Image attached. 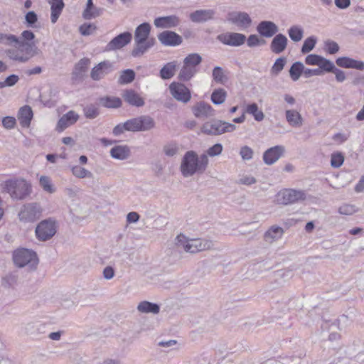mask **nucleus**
Masks as SVG:
<instances>
[{
  "label": "nucleus",
  "instance_id": "nucleus-1",
  "mask_svg": "<svg viewBox=\"0 0 364 364\" xmlns=\"http://www.w3.org/2000/svg\"><path fill=\"white\" fill-rule=\"evenodd\" d=\"M208 158L205 154L200 156L193 151H187L181 161V171L184 177L193 176L195 173L202 174L208 165Z\"/></svg>",
  "mask_w": 364,
  "mask_h": 364
},
{
  "label": "nucleus",
  "instance_id": "nucleus-2",
  "mask_svg": "<svg viewBox=\"0 0 364 364\" xmlns=\"http://www.w3.org/2000/svg\"><path fill=\"white\" fill-rule=\"evenodd\" d=\"M150 31L151 26L149 23H143L136 28L134 31L135 46L132 50L133 57L143 55L155 45V38H149Z\"/></svg>",
  "mask_w": 364,
  "mask_h": 364
},
{
  "label": "nucleus",
  "instance_id": "nucleus-3",
  "mask_svg": "<svg viewBox=\"0 0 364 364\" xmlns=\"http://www.w3.org/2000/svg\"><path fill=\"white\" fill-rule=\"evenodd\" d=\"M3 188L13 200H25L32 192L31 184L21 178L5 181Z\"/></svg>",
  "mask_w": 364,
  "mask_h": 364
},
{
  "label": "nucleus",
  "instance_id": "nucleus-4",
  "mask_svg": "<svg viewBox=\"0 0 364 364\" xmlns=\"http://www.w3.org/2000/svg\"><path fill=\"white\" fill-rule=\"evenodd\" d=\"M176 245L178 248H181L189 253H196L210 250L213 246L210 240L205 239L189 240L183 234H180L176 237Z\"/></svg>",
  "mask_w": 364,
  "mask_h": 364
},
{
  "label": "nucleus",
  "instance_id": "nucleus-5",
  "mask_svg": "<svg viewBox=\"0 0 364 364\" xmlns=\"http://www.w3.org/2000/svg\"><path fill=\"white\" fill-rule=\"evenodd\" d=\"M13 261L16 267H26L29 270H34L38 264L36 252L26 248H19L14 251Z\"/></svg>",
  "mask_w": 364,
  "mask_h": 364
},
{
  "label": "nucleus",
  "instance_id": "nucleus-6",
  "mask_svg": "<svg viewBox=\"0 0 364 364\" xmlns=\"http://www.w3.org/2000/svg\"><path fill=\"white\" fill-rule=\"evenodd\" d=\"M236 129V125L223 120H213L205 122L201 132L208 135L218 136L227 132H232Z\"/></svg>",
  "mask_w": 364,
  "mask_h": 364
},
{
  "label": "nucleus",
  "instance_id": "nucleus-7",
  "mask_svg": "<svg viewBox=\"0 0 364 364\" xmlns=\"http://www.w3.org/2000/svg\"><path fill=\"white\" fill-rule=\"evenodd\" d=\"M0 43L5 46H19L25 48V53L34 56L38 54V49L34 43L20 41L19 38L13 34L0 33Z\"/></svg>",
  "mask_w": 364,
  "mask_h": 364
},
{
  "label": "nucleus",
  "instance_id": "nucleus-8",
  "mask_svg": "<svg viewBox=\"0 0 364 364\" xmlns=\"http://www.w3.org/2000/svg\"><path fill=\"white\" fill-rule=\"evenodd\" d=\"M306 199V193L304 191L295 189H284L277 195L278 203L289 205L302 201Z\"/></svg>",
  "mask_w": 364,
  "mask_h": 364
},
{
  "label": "nucleus",
  "instance_id": "nucleus-9",
  "mask_svg": "<svg viewBox=\"0 0 364 364\" xmlns=\"http://www.w3.org/2000/svg\"><path fill=\"white\" fill-rule=\"evenodd\" d=\"M18 218L25 223L34 222L41 215V208L36 203L24 204L18 213Z\"/></svg>",
  "mask_w": 364,
  "mask_h": 364
},
{
  "label": "nucleus",
  "instance_id": "nucleus-10",
  "mask_svg": "<svg viewBox=\"0 0 364 364\" xmlns=\"http://www.w3.org/2000/svg\"><path fill=\"white\" fill-rule=\"evenodd\" d=\"M36 235L41 241H46L53 237L56 233V226L51 220L41 221L36 228Z\"/></svg>",
  "mask_w": 364,
  "mask_h": 364
},
{
  "label": "nucleus",
  "instance_id": "nucleus-11",
  "mask_svg": "<svg viewBox=\"0 0 364 364\" xmlns=\"http://www.w3.org/2000/svg\"><path fill=\"white\" fill-rule=\"evenodd\" d=\"M171 95L174 99L183 103H187L191 100V90L183 83L173 82L169 85Z\"/></svg>",
  "mask_w": 364,
  "mask_h": 364
},
{
  "label": "nucleus",
  "instance_id": "nucleus-12",
  "mask_svg": "<svg viewBox=\"0 0 364 364\" xmlns=\"http://www.w3.org/2000/svg\"><path fill=\"white\" fill-rule=\"evenodd\" d=\"M217 39L224 45L232 47L242 46L246 41L245 34L235 32H226L217 36Z\"/></svg>",
  "mask_w": 364,
  "mask_h": 364
},
{
  "label": "nucleus",
  "instance_id": "nucleus-13",
  "mask_svg": "<svg viewBox=\"0 0 364 364\" xmlns=\"http://www.w3.org/2000/svg\"><path fill=\"white\" fill-rule=\"evenodd\" d=\"M132 38L131 33L127 31L122 33L111 40L105 47V50L111 51L122 48L129 44Z\"/></svg>",
  "mask_w": 364,
  "mask_h": 364
},
{
  "label": "nucleus",
  "instance_id": "nucleus-14",
  "mask_svg": "<svg viewBox=\"0 0 364 364\" xmlns=\"http://www.w3.org/2000/svg\"><path fill=\"white\" fill-rule=\"evenodd\" d=\"M158 39L165 46H177L183 41L181 36L171 31H164L160 33L158 35Z\"/></svg>",
  "mask_w": 364,
  "mask_h": 364
},
{
  "label": "nucleus",
  "instance_id": "nucleus-15",
  "mask_svg": "<svg viewBox=\"0 0 364 364\" xmlns=\"http://www.w3.org/2000/svg\"><path fill=\"white\" fill-rule=\"evenodd\" d=\"M79 114L75 112L70 110L63 114L58 120L55 130L58 132L64 131L68 127L73 125L78 119Z\"/></svg>",
  "mask_w": 364,
  "mask_h": 364
},
{
  "label": "nucleus",
  "instance_id": "nucleus-16",
  "mask_svg": "<svg viewBox=\"0 0 364 364\" xmlns=\"http://www.w3.org/2000/svg\"><path fill=\"white\" fill-rule=\"evenodd\" d=\"M228 21L240 27L247 28L252 23L249 14L242 11H235L228 14Z\"/></svg>",
  "mask_w": 364,
  "mask_h": 364
},
{
  "label": "nucleus",
  "instance_id": "nucleus-17",
  "mask_svg": "<svg viewBox=\"0 0 364 364\" xmlns=\"http://www.w3.org/2000/svg\"><path fill=\"white\" fill-rule=\"evenodd\" d=\"M216 11L214 9H200L190 14L192 22L201 23L214 19Z\"/></svg>",
  "mask_w": 364,
  "mask_h": 364
},
{
  "label": "nucleus",
  "instance_id": "nucleus-18",
  "mask_svg": "<svg viewBox=\"0 0 364 364\" xmlns=\"http://www.w3.org/2000/svg\"><path fill=\"white\" fill-rule=\"evenodd\" d=\"M258 33L264 38H271L278 31V26L272 21H262L257 26Z\"/></svg>",
  "mask_w": 364,
  "mask_h": 364
},
{
  "label": "nucleus",
  "instance_id": "nucleus-19",
  "mask_svg": "<svg viewBox=\"0 0 364 364\" xmlns=\"http://www.w3.org/2000/svg\"><path fill=\"white\" fill-rule=\"evenodd\" d=\"M282 146H275L266 150L263 154V161L267 165L275 163L284 154Z\"/></svg>",
  "mask_w": 364,
  "mask_h": 364
},
{
  "label": "nucleus",
  "instance_id": "nucleus-20",
  "mask_svg": "<svg viewBox=\"0 0 364 364\" xmlns=\"http://www.w3.org/2000/svg\"><path fill=\"white\" fill-rule=\"evenodd\" d=\"M338 66L343 68H353L360 71L364 70V62L349 57H340L336 60Z\"/></svg>",
  "mask_w": 364,
  "mask_h": 364
},
{
  "label": "nucleus",
  "instance_id": "nucleus-21",
  "mask_svg": "<svg viewBox=\"0 0 364 364\" xmlns=\"http://www.w3.org/2000/svg\"><path fill=\"white\" fill-rule=\"evenodd\" d=\"M305 63L309 65H318L324 71L331 68V60L316 54L307 55Z\"/></svg>",
  "mask_w": 364,
  "mask_h": 364
},
{
  "label": "nucleus",
  "instance_id": "nucleus-22",
  "mask_svg": "<svg viewBox=\"0 0 364 364\" xmlns=\"http://www.w3.org/2000/svg\"><path fill=\"white\" fill-rule=\"evenodd\" d=\"M179 23L180 19L176 15L158 17L154 20V25L157 28H173L177 26Z\"/></svg>",
  "mask_w": 364,
  "mask_h": 364
},
{
  "label": "nucleus",
  "instance_id": "nucleus-23",
  "mask_svg": "<svg viewBox=\"0 0 364 364\" xmlns=\"http://www.w3.org/2000/svg\"><path fill=\"white\" fill-rule=\"evenodd\" d=\"M111 68L112 64L109 61L101 62L92 68L90 76L92 80H99L109 73Z\"/></svg>",
  "mask_w": 364,
  "mask_h": 364
},
{
  "label": "nucleus",
  "instance_id": "nucleus-24",
  "mask_svg": "<svg viewBox=\"0 0 364 364\" xmlns=\"http://www.w3.org/2000/svg\"><path fill=\"white\" fill-rule=\"evenodd\" d=\"M288 43L287 38L282 33L277 34L270 43V49L272 53L279 54L287 48Z\"/></svg>",
  "mask_w": 364,
  "mask_h": 364
},
{
  "label": "nucleus",
  "instance_id": "nucleus-25",
  "mask_svg": "<svg viewBox=\"0 0 364 364\" xmlns=\"http://www.w3.org/2000/svg\"><path fill=\"white\" fill-rule=\"evenodd\" d=\"M124 100L130 105L137 107L144 105V100L134 90H126L122 94Z\"/></svg>",
  "mask_w": 364,
  "mask_h": 364
},
{
  "label": "nucleus",
  "instance_id": "nucleus-26",
  "mask_svg": "<svg viewBox=\"0 0 364 364\" xmlns=\"http://www.w3.org/2000/svg\"><path fill=\"white\" fill-rule=\"evenodd\" d=\"M16 48H11L6 50L7 57L13 60L18 61L21 63L27 62L32 56L31 55L23 54L25 52L24 48H19V46H16Z\"/></svg>",
  "mask_w": 364,
  "mask_h": 364
},
{
  "label": "nucleus",
  "instance_id": "nucleus-27",
  "mask_svg": "<svg viewBox=\"0 0 364 364\" xmlns=\"http://www.w3.org/2000/svg\"><path fill=\"white\" fill-rule=\"evenodd\" d=\"M193 113L196 117H208L214 115V109L208 103L204 102H198L193 108Z\"/></svg>",
  "mask_w": 364,
  "mask_h": 364
},
{
  "label": "nucleus",
  "instance_id": "nucleus-28",
  "mask_svg": "<svg viewBox=\"0 0 364 364\" xmlns=\"http://www.w3.org/2000/svg\"><path fill=\"white\" fill-rule=\"evenodd\" d=\"M33 118V111L31 107L25 105L22 107L18 113V119L23 127H28Z\"/></svg>",
  "mask_w": 364,
  "mask_h": 364
},
{
  "label": "nucleus",
  "instance_id": "nucleus-29",
  "mask_svg": "<svg viewBox=\"0 0 364 364\" xmlns=\"http://www.w3.org/2000/svg\"><path fill=\"white\" fill-rule=\"evenodd\" d=\"M284 234L282 228L277 225L271 226L264 233V239L267 242L272 243L280 239Z\"/></svg>",
  "mask_w": 364,
  "mask_h": 364
},
{
  "label": "nucleus",
  "instance_id": "nucleus-30",
  "mask_svg": "<svg viewBox=\"0 0 364 364\" xmlns=\"http://www.w3.org/2000/svg\"><path fill=\"white\" fill-rule=\"evenodd\" d=\"M48 3L51 9L50 20L53 23H55L61 14L65 4L63 0H49Z\"/></svg>",
  "mask_w": 364,
  "mask_h": 364
},
{
  "label": "nucleus",
  "instance_id": "nucleus-31",
  "mask_svg": "<svg viewBox=\"0 0 364 364\" xmlns=\"http://www.w3.org/2000/svg\"><path fill=\"white\" fill-rule=\"evenodd\" d=\"M112 158L118 160H125L130 156V149L127 146H115L110 150Z\"/></svg>",
  "mask_w": 364,
  "mask_h": 364
},
{
  "label": "nucleus",
  "instance_id": "nucleus-32",
  "mask_svg": "<svg viewBox=\"0 0 364 364\" xmlns=\"http://www.w3.org/2000/svg\"><path fill=\"white\" fill-rule=\"evenodd\" d=\"M178 67L177 61H171L163 66L160 70V77L163 80H169L173 77L176 73V68Z\"/></svg>",
  "mask_w": 364,
  "mask_h": 364
},
{
  "label": "nucleus",
  "instance_id": "nucleus-33",
  "mask_svg": "<svg viewBox=\"0 0 364 364\" xmlns=\"http://www.w3.org/2000/svg\"><path fill=\"white\" fill-rule=\"evenodd\" d=\"M198 72V68L194 67L188 66L183 63L181 69L178 75L179 80L183 82H187L190 80Z\"/></svg>",
  "mask_w": 364,
  "mask_h": 364
},
{
  "label": "nucleus",
  "instance_id": "nucleus-34",
  "mask_svg": "<svg viewBox=\"0 0 364 364\" xmlns=\"http://www.w3.org/2000/svg\"><path fill=\"white\" fill-rule=\"evenodd\" d=\"M137 310L141 313L156 314L160 311V306L157 304L144 301L138 304Z\"/></svg>",
  "mask_w": 364,
  "mask_h": 364
},
{
  "label": "nucleus",
  "instance_id": "nucleus-35",
  "mask_svg": "<svg viewBox=\"0 0 364 364\" xmlns=\"http://www.w3.org/2000/svg\"><path fill=\"white\" fill-rule=\"evenodd\" d=\"M286 119L289 124L292 127H299L302 125V117L301 114L296 110H287Z\"/></svg>",
  "mask_w": 364,
  "mask_h": 364
},
{
  "label": "nucleus",
  "instance_id": "nucleus-36",
  "mask_svg": "<svg viewBox=\"0 0 364 364\" xmlns=\"http://www.w3.org/2000/svg\"><path fill=\"white\" fill-rule=\"evenodd\" d=\"M304 66L300 61H296L292 64L289 69V75L293 81H297L301 77V74H304Z\"/></svg>",
  "mask_w": 364,
  "mask_h": 364
},
{
  "label": "nucleus",
  "instance_id": "nucleus-37",
  "mask_svg": "<svg viewBox=\"0 0 364 364\" xmlns=\"http://www.w3.org/2000/svg\"><path fill=\"white\" fill-rule=\"evenodd\" d=\"M141 132H146L155 127V122L152 117L148 115L138 117Z\"/></svg>",
  "mask_w": 364,
  "mask_h": 364
},
{
  "label": "nucleus",
  "instance_id": "nucleus-38",
  "mask_svg": "<svg viewBox=\"0 0 364 364\" xmlns=\"http://www.w3.org/2000/svg\"><path fill=\"white\" fill-rule=\"evenodd\" d=\"M100 104L107 108H118L122 105V100L119 97H105L100 99Z\"/></svg>",
  "mask_w": 364,
  "mask_h": 364
},
{
  "label": "nucleus",
  "instance_id": "nucleus-39",
  "mask_svg": "<svg viewBox=\"0 0 364 364\" xmlns=\"http://www.w3.org/2000/svg\"><path fill=\"white\" fill-rule=\"evenodd\" d=\"M212 76L213 80L219 84L224 85L228 80V77L225 73L223 68L220 66H216L213 68Z\"/></svg>",
  "mask_w": 364,
  "mask_h": 364
},
{
  "label": "nucleus",
  "instance_id": "nucleus-40",
  "mask_svg": "<svg viewBox=\"0 0 364 364\" xmlns=\"http://www.w3.org/2000/svg\"><path fill=\"white\" fill-rule=\"evenodd\" d=\"M246 112L254 117L257 122H261L264 118V114L262 110H259L256 103H252L247 106Z\"/></svg>",
  "mask_w": 364,
  "mask_h": 364
},
{
  "label": "nucleus",
  "instance_id": "nucleus-41",
  "mask_svg": "<svg viewBox=\"0 0 364 364\" xmlns=\"http://www.w3.org/2000/svg\"><path fill=\"white\" fill-rule=\"evenodd\" d=\"M289 38L294 42L300 41L304 36V30L300 26L294 25L288 29Z\"/></svg>",
  "mask_w": 364,
  "mask_h": 364
},
{
  "label": "nucleus",
  "instance_id": "nucleus-42",
  "mask_svg": "<svg viewBox=\"0 0 364 364\" xmlns=\"http://www.w3.org/2000/svg\"><path fill=\"white\" fill-rule=\"evenodd\" d=\"M226 97V91L223 88H218L213 92L211 95V101L215 105H221L225 102Z\"/></svg>",
  "mask_w": 364,
  "mask_h": 364
},
{
  "label": "nucleus",
  "instance_id": "nucleus-43",
  "mask_svg": "<svg viewBox=\"0 0 364 364\" xmlns=\"http://www.w3.org/2000/svg\"><path fill=\"white\" fill-rule=\"evenodd\" d=\"M90 60L87 58L81 59L75 65L73 75L75 77H81L86 72L89 65Z\"/></svg>",
  "mask_w": 364,
  "mask_h": 364
},
{
  "label": "nucleus",
  "instance_id": "nucleus-44",
  "mask_svg": "<svg viewBox=\"0 0 364 364\" xmlns=\"http://www.w3.org/2000/svg\"><path fill=\"white\" fill-rule=\"evenodd\" d=\"M72 173L77 178H92L93 174L91 171L82 168L80 166H75L71 169Z\"/></svg>",
  "mask_w": 364,
  "mask_h": 364
},
{
  "label": "nucleus",
  "instance_id": "nucleus-45",
  "mask_svg": "<svg viewBox=\"0 0 364 364\" xmlns=\"http://www.w3.org/2000/svg\"><path fill=\"white\" fill-rule=\"evenodd\" d=\"M135 75V73L133 70H124L122 72L118 82L122 85L130 83L134 80Z\"/></svg>",
  "mask_w": 364,
  "mask_h": 364
},
{
  "label": "nucleus",
  "instance_id": "nucleus-46",
  "mask_svg": "<svg viewBox=\"0 0 364 364\" xmlns=\"http://www.w3.org/2000/svg\"><path fill=\"white\" fill-rule=\"evenodd\" d=\"M39 183L43 191L47 193H53L55 191L50 178L47 176H41L39 179Z\"/></svg>",
  "mask_w": 364,
  "mask_h": 364
},
{
  "label": "nucleus",
  "instance_id": "nucleus-47",
  "mask_svg": "<svg viewBox=\"0 0 364 364\" xmlns=\"http://www.w3.org/2000/svg\"><path fill=\"white\" fill-rule=\"evenodd\" d=\"M202 62L201 56L198 53L188 55L183 60V63L188 66L197 68V66Z\"/></svg>",
  "mask_w": 364,
  "mask_h": 364
},
{
  "label": "nucleus",
  "instance_id": "nucleus-48",
  "mask_svg": "<svg viewBox=\"0 0 364 364\" xmlns=\"http://www.w3.org/2000/svg\"><path fill=\"white\" fill-rule=\"evenodd\" d=\"M286 63L287 59L284 57L277 58L271 68V73L274 75H278L284 69Z\"/></svg>",
  "mask_w": 364,
  "mask_h": 364
},
{
  "label": "nucleus",
  "instance_id": "nucleus-49",
  "mask_svg": "<svg viewBox=\"0 0 364 364\" xmlns=\"http://www.w3.org/2000/svg\"><path fill=\"white\" fill-rule=\"evenodd\" d=\"M316 43V37L310 36V37L307 38L304 41V42L302 45V47L301 49V53L304 54L309 53L314 48Z\"/></svg>",
  "mask_w": 364,
  "mask_h": 364
},
{
  "label": "nucleus",
  "instance_id": "nucleus-50",
  "mask_svg": "<svg viewBox=\"0 0 364 364\" xmlns=\"http://www.w3.org/2000/svg\"><path fill=\"white\" fill-rule=\"evenodd\" d=\"M325 72L333 73L335 74L336 79L338 82H343L346 80V74L344 71L336 68L333 62L331 61V68L326 70Z\"/></svg>",
  "mask_w": 364,
  "mask_h": 364
},
{
  "label": "nucleus",
  "instance_id": "nucleus-51",
  "mask_svg": "<svg viewBox=\"0 0 364 364\" xmlns=\"http://www.w3.org/2000/svg\"><path fill=\"white\" fill-rule=\"evenodd\" d=\"M358 211V208L351 204H343L338 208V213L344 215H351Z\"/></svg>",
  "mask_w": 364,
  "mask_h": 364
},
{
  "label": "nucleus",
  "instance_id": "nucleus-52",
  "mask_svg": "<svg viewBox=\"0 0 364 364\" xmlns=\"http://www.w3.org/2000/svg\"><path fill=\"white\" fill-rule=\"evenodd\" d=\"M85 116L88 119H95L99 114V109L94 105H90L84 109Z\"/></svg>",
  "mask_w": 364,
  "mask_h": 364
},
{
  "label": "nucleus",
  "instance_id": "nucleus-53",
  "mask_svg": "<svg viewBox=\"0 0 364 364\" xmlns=\"http://www.w3.org/2000/svg\"><path fill=\"white\" fill-rule=\"evenodd\" d=\"M102 9L93 6L91 10L84 11L82 16L85 19H92L101 15Z\"/></svg>",
  "mask_w": 364,
  "mask_h": 364
},
{
  "label": "nucleus",
  "instance_id": "nucleus-54",
  "mask_svg": "<svg viewBox=\"0 0 364 364\" xmlns=\"http://www.w3.org/2000/svg\"><path fill=\"white\" fill-rule=\"evenodd\" d=\"M138 117L132 118L131 119L126 121L127 131L132 132H141Z\"/></svg>",
  "mask_w": 364,
  "mask_h": 364
},
{
  "label": "nucleus",
  "instance_id": "nucleus-55",
  "mask_svg": "<svg viewBox=\"0 0 364 364\" xmlns=\"http://www.w3.org/2000/svg\"><path fill=\"white\" fill-rule=\"evenodd\" d=\"M97 29V27L92 23H83L79 28L80 33L82 36H90Z\"/></svg>",
  "mask_w": 364,
  "mask_h": 364
},
{
  "label": "nucleus",
  "instance_id": "nucleus-56",
  "mask_svg": "<svg viewBox=\"0 0 364 364\" xmlns=\"http://www.w3.org/2000/svg\"><path fill=\"white\" fill-rule=\"evenodd\" d=\"M344 161V156L341 153H334L331 155V165L333 168H339Z\"/></svg>",
  "mask_w": 364,
  "mask_h": 364
},
{
  "label": "nucleus",
  "instance_id": "nucleus-57",
  "mask_svg": "<svg viewBox=\"0 0 364 364\" xmlns=\"http://www.w3.org/2000/svg\"><path fill=\"white\" fill-rule=\"evenodd\" d=\"M163 150L167 156H173L177 154L178 148L176 143H170L165 145Z\"/></svg>",
  "mask_w": 364,
  "mask_h": 364
},
{
  "label": "nucleus",
  "instance_id": "nucleus-58",
  "mask_svg": "<svg viewBox=\"0 0 364 364\" xmlns=\"http://www.w3.org/2000/svg\"><path fill=\"white\" fill-rule=\"evenodd\" d=\"M253 150L248 146H243L240 151L241 158L245 161H249L253 157Z\"/></svg>",
  "mask_w": 364,
  "mask_h": 364
},
{
  "label": "nucleus",
  "instance_id": "nucleus-59",
  "mask_svg": "<svg viewBox=\"0 0 364 364\" xmlns=\"http://www.w3.org/2000/svg\"><path fill=\"white\" fill-rule=\"evenodd\" d=\"M18 282V275L16 273H11L4 278V285L6 287H13Z\"/></svg>",
  "mask_w": 364,
  "mask_h": 364
},
{
  "label": "nucleus",
  "instance_id": "nucleus-60",
  "mask_svg": "<svg viewBox=\"0 0 364 364\" xmlns=\"http://www.w3.org/2000/svg\"><path fill=\"white\" fill-rule=\"evenodd\" d=\"M246 41L247 46L250 48L259 46L260 44L264 43V40L259 39V38L255 34H251L247 38H246Z\"/></svg>",
  "mask_w": 364,
  "mask_h": 364
},
{
  "label": "nucleus",
  "instance_id": "nucleus-61",
  "mask_svg": "<svg viewBox=\"0 0 364 364\" xmlns=\"http://www.w3.org/2000/svg\"><path fill=\"white\" fill-rule=\"evenodd\" d=\"M223 149L221 144H215L207 150V154L211 157L218 156L222 153Z\"/></svg>",
  "mask_w": 364,
  "mask_h": 364
},
{
  "label": "nucleus",
  "instance_id": "nucleus-62",
  "mask_svg": "<svg viewBox=\"0 0 364 364\" xmlns=\"http://www.w3.org/2000/svg\"><path fill=\"white\" fill-rule=\"evenodd\" d=\"M323 72L324 70L319 67L316 69L304 68V76L308 78L314 75H321L323 74Z\"/></svg>",
  "mask_w": 364,
  "mask_h": 364
},
{
  "label": "nucleus",
  "instance_id": "nucleus-63",
  "mask_svg": "<svg viewBox=\"0 0 364 364\" xmlns=\"http://www.w3.org/2000/svg\"><path fill=\"white\" fill-rule=\"evenodd\" d=\"M16 119L13 117L7 116L2 119V125L7 129H13L16 125Z\"/></svg>",
  "mask_w": 364,
  "mask_h": 364
},
{
  "label": "nucleus",
  "instance_id": "nucleus-64",
  "mask_svg": "<svg viewBox=\"0 0 364 364\" xmlns=\"http://www.w3.org/2000/svg\"><path fill=\"white\" fill-rule=\"evenodd\" d=\"M26 21L28 26L33 27L38 21L37 14L34 11H28L25 16Z\"/></svg>",
  "mask_w": 364,
  "mask_h": 364
}]
</instances>
